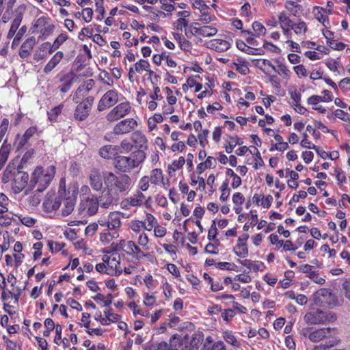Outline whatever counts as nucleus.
<instances>
[{
    "label": "nucleus",
    "mask_w": 350,
    "mask_h": 350,
    "mask_svg": "<svg viewBox=\"0 0 350 350\" xmlns=\"http://www.w3.org/2000/svg\"><path fill=\"white\" fill-rule=\"evenodd\" d=\"M302 334L312 342L324 341L319 346H315L312 350H327L337 346L341 341L336 327H306L303 329Z\"/></svg>",
    "instance_id": "nucleus-1"
},
{
    "label": "nucleus",
    "mask_w": 350,
    "mask_h": 350,
    "mask_svg": "<svg viewBox=\"0 0 350 350\" xmlns=\"http://www.w3.org/2000/svg\"><path fill=\"white\" fill-rule=\"evenodd\" d=\"M29 174L23 170V166L9 164L3 172L2 182L10 184L15 194L21 193L27 185Z\"/></svg>",
    "instance_id": "nucleus-2"
},
{
    "label": "nucleus",
    "mask_w": 350,
    "mask_h": 350,
    "mask_svg": "<svg viewBox=\"0 0 350 350\" xmlns=\"http://www.w3.org/2000/svg\"><path fill=\"white\" fill-rule=\"evenodd\" d=\"M106 189H109L118 197L127 195L133 188V181L126 174H116L112 172L107 173Z\"/></svg>",
    "instance_id": "nucleus-3"
},
{
    "label": "nucleus",
    "mask_w": 350,
    "mask_h": 350,
    "mask_svg": "<svg viewBox=\"0 0 350 350\" xmlns=\"http://www.w3.org/2000/svg\"><path fill=\"white\" fill-rule=\"evenodd\" d=\"M146 159V153L142 150H135L129 156L118 155L114 158V168L122 174L131 172L141 165Z\"/></svg>",
    "instance_id": "nucleus-4"
},
{
    "label": "nucleus",
    "mask_w": 350,
    "mask_h": 350,
    "mask_svg": "<svg viewBox=\"0 0 350 350\" xmlns=\"http://www.w3.org/2000/svg\"><path fill=\"white\" fill-rule=\"evenodd\" d=\"M56 168L54 165H50L46 169L41 166H37L33 170L29 181L30 189H35L38 192L44 191L54 178Z\"/></svg>",
    "instance_id": "nucleus-5"
},
{
    "label": "nucleus",
    "mask_w": 350,
    "mask_h": 350,
    "mask_svg": "<svg viewBox=\"0 0 350 350\" xmlns=\"http://www.w3.org/2000/svg\"><path fill=\"white\" fill-rule=\"evenodd\" d=\"M113 243L102 250V260L107 264L109 275L119 276L123 273V267L121 265V257L118 251H116Z\"/></svg>",
    "instance_id": "nucleus-6"
},
{
    "label": "nucleus",
    "mask_w": 350,
    "mask_h": 350,
    "mask_svg": "<svg viewBox=\"0 0 350 350\" xmlns=\"http://www.w3.org/2000/svg\"><path fill=\"white\" fill-rule=\"evenodd\" d=\"M116 251L122 252V255L131 258V261L138 262L147 255L137 243L132 240L120 239L118 243L113 242Z\"/></svg>",
    "instance_id": "nucleus-7"
},
{
    "label": "nucleus",
    "mask_w": 350,
    "mask_h": 350,
    "mask_svg": "<svg viewBox=\"0 0 350 350\" xmlns=\"http://www.w3.org/2000/svg\"><path fill=\"white\" fill-rule=\"evenodd\" d=\"M42 131L39 130L37 125H33L27 128L23 134L17 133L14 137L13 146L16 152L21 151L30 146L29 141L34 136L40 137Z\"/></svg>",
    "instance_id": "nucleus-8"
},
{
    "label": "nucleus",
    "mask_w": 350,
    "mask_h": 350,
    "mask_svg": "<svg viewBox=\"0 0 350 350\" xmlns=\"http://www.w3.org/2000/svg\"><path fill=\"white\" fill-rule=\"evenodd\" d=\"M132 111L131 103L128 100H125L113 106L107 113L105 119L109 123H113L121 119H124L126 116H129Z\"/></svg>",
    "instance_id": "nucleus-9"
},
{
    "label": "nucleus",
    "mask_w": 350,
    "mask_h": 350,
    "mask_svg": "<svg viewBox=\"0 0 350 350\" xmlns=\"http://www.w3.org/2000/svg\"><path fill=\"white\" fill-rule=\"evenodd\" d=\"M50 18L46 16H42L36 20L31 27L32 33H39L38 39L45 40L54 31L55 25L50 23Z\"/></svg>",
    "instance_id": "nucleus-10"
},
{
    "label": "nucleus",
    "mask_w": 350,
    "mask_h": 350,
    "mask_svg": "<svg viewBox=\"0 0 350 350\" xmlns=\"http://www.w3.org/2000/svg\"><path fill=\"white\" fill-rule=\"evenodd\" d=\"M336 319L334 315L327 314L321 310H316L307 312L304 315V321L309 325L325 324L329 322H333Z\"/></svg>",
    "instance_id": "nucleus-11"
},
{
    "label": "nucleus",
    "mask_w": 350,
    "mask_h": 350,
    "mask_svg": "<svg viewBox=\"0 0 350 350\" xmlns=\"http://www.w3.org/2000/svg\"><path fill=\"white\" fill-rule=\"evenodd\" d=\"M64 194H66V186L65 184L62 185V180H61L57 195H47L43 202L44 210L48 213L57 211L60 207Z\"/></svg>",
    "instance_id": "nucleus-12"
},
{
    "label": "nucleus",
    "mask_w": 350,
    "mask_h": 350,
    "mask_svg": "<svg viewBox=\"0 0 350 350\" xmlns=\"http://www.w3.org/2000/svg\"><path fill=\"white\" fill-rule=\"evenodd\" d=\"M193 8L200 12L199 20L204 24L213 21L216 18L212 8L206 4L204 0H189Z\"/></svg>",
    "instance_id": "nucleus-13"
},
{
    "label": "nucleus",
    "mask_w": 350,
    "mask_h": 350,
    "mask_svg": "<svg viewBox=\"0 0 350 350\" xmlns=\"http://www.w3.org/2000/svg\"><path fill=\"white\" fill-rule=\"evenodd\" d=\"M78 193L79 188L77 185L69 186L68 189H66V194H64L63 198L64 200V207L62 209V215L64 216H68L73 211Z\"/></svg>",
    "instance_id": "nucleus-14"
},
{
    "label": "nucleus",
    "mask_w": 350,
    "mask_h": 350,
    "mask_svg": "<svg viewBox=\"0 0 350 350\" xmlns=\"http://www.w3.org/2000/svg\"><path fill=\"white\" fill-rule=\"evenodd\" d=\"M138 122L133 118L121 119L113 126L112 133L115 135H123L134 132L137 128Z\"/></svg>",
    "instance_id": "nucleus-15"
},
{
    "label": "nucleus",
    "mask_w": 350,
    "mask_h": 350,
    "mask_svg": "<svg viewBox=\"0 0 350 350\" xmlns=\"http://www.w3.org/2000/svg\"><path fill=\"white\" fill-rule=\"evenodd\" d=\"M94 101V98L93 96H88L82 101L79 102L74 111L75 120L83 121L87 119L91 111Z\"/></svg>",
    "instance_id": "nucleus-16"
},
{
    "label": "nucleus",
    "mask_w": 350,
    "mask_h": 350,
    "mask_svg": "<svg viewBox=\"0 0 350 350\" xmlns=\"http://www.w3.org/2000/svg\"><path fill=\"white\" fill-rule=\"evenodd\" d=\"M110 173L109 171L101 172L98 168H93L90 170L89 174L90 185L93 190L100 191L103 188V184L106 187L105 175Z\"/></svg>",
    "instance_id": "nucleus-17"
},
{
    "label": "nucleus",
    "mask_w": 350,
    "mask_h": 350,
    "mask_svg": "<svg viewBox=\"0 0 350 350\" xmlns=\"http://www.w3.org/2000/svg\"><path fill=\"white\" fill-rule=\"evenodd\" d=\"M119 100V93L116 90L107 91L98 103L97 109L99 111H105L113 107Z\"/></svg>",
    "instance_id": "nucleus-18"
},
{
    "label": "nucleus",
    "mask_w": 350,
    "mask_h": 350,
    "mask_svg": "<svg viewBox=\"0 0 350 350\" xmlns=\"http://www.w3.org/2000/svg\"><path fill=\"white\" fill-rule=\"evenodd\" d=\"M191 33L196 37H212L218 32L217 28L214 25H201L198 23H195L190 27Z\"/></svg>",
    "instance_id": "nucleus-19"
},
{
    "label": "nucleus",
    "mask_w": 350,
    "mask_h": 350,
    "mask_svg": "<svg viewBox=\"0 0 350 350\" xmlns=\"http://www.w3.org/2000/svg\"><path fill=\"white\" fill-rule=\"evenodd\" d=\"M58 79L59 83H61L58 86V90L62 94H64L70 90L74 83L77 79V76L75 72L70 70L66 73L59 74Z\"/></svg>",
    "instance_id": "nucleus-20"
},
{
    "label": "nucleus",
    "mask_w": 350,
    "mask_h": 350,
    "mask_svg": "<svg viewBox=\"0 0 350 350\" xmlns=\"http://www.w3.org/2000/svg\"><path fill=\"white\" fill-rule=\"evenodd\" d=\"M146 200V196L141 191H136V193L130 197L123 199L120 206L124 210H129L132 207L141 206L144 204Z\"/></svg>",
    "instance_id": "nucleus-21"
},
{
    "label": "nucleus",
    "mask_w": 350,
    "mask_h": 350,
    "mask_svg": "<svg viewBox=\"0 0 350 350\" xmlns=\"http://www.w3.org/2000/svg\"><path fill=\"white\" fill-rule=\"evenodd\" d=\"M120 214L121 213L119 211L111 212L109 214L107 219L99 221V223L101 226L107 227L108 230H118L122 225Z\"/></svg>",
    "instance_id": "nucleus-22"
},
{
    "label": "nucleus",
    "mask_w": 350,
    "mask_h": 350,
    "mask_svg": "<svg viewBox=\"0 0 350 350\" xmlns=\"http://www.w3.org/2000/svg\"><path fill=\"white\" fill-rule=\"evenodd\" d=\"M131 139L133 147L137 150H142L146 152L148 147V141L146 136L141 131H135L131 135Z\"/></svg>",
    "instance_id": "nucleus-23"
},
{
    "label": "nucleus",
    "mask_w": 350,
    "mask_h": 350,
    "mask_svg": "<svg viewBox=\"0 0 350 350\" xmlns=\"http://www.w3.org/2000/svg\"><path fill=\"white\" fill-rule=\"evenodd\" d=\"M149 68H150V65L148 60L141 59L137 62L129 70L128 78L129 81L133 83L135 81L136 73L142 74V72L148 70Z\"/></svg>",
    "instance_id": "nucleus-24"
},
{
    "label": "nucleus",
    "mask_w": 350,
    "mask_h": 350,
    "mask_svg": "<svg viewBox=\"0 0 350 350\" xmlns=\"http://www.w3.org/2000/svg\"><path fill=\"white\" fill-rule=\"evenodd\" d=\"M95 82L93 79H90L85 81H84L82 84H81L75 91L73 95V102L75 103H78L81 96H84L86 95L92 88H94Z\"/></svg>",
    "instance_id": "nucleus-25"
},
{
    "label": "nucleus",
    "mask_w": 350,
    "mask_h": 350,
    "mask_svg": "<svg viewBox=\"0 0 350 350\" xmlns=\"http://www.w3.org/2000/svg\"><path fill=\"white\" fill-rule=\"evenodd\" d=\"M119 197H118L113 192L105 187L101 195L98 198L101 207L109 208L111 205L116 203Z\"/></svg>",
    "instance_id": "nucleus-26"
},
{
    "label": "nucleus",
    "mask_w": 350,
    "mask_h": 350,
    "mask_svg": "<svg viewBox=\"0 0 350 350\" xmlns=\"http://www.w3.org/2000/svg\"><path fill=\"white\" fill-rule=\"evenodd\" d=\"M317 298L323 305L329 306L336 305L337 302L336 296L327 288H321L317 292Z\"/></svg>",
    "instance_id": "nucleus-27"
},
{
    "label": "nucleus",
    "mask_w": 350,
    "mask_h": 350,
    "mask_svg": "<svg viewBox=\"0 0 350 350\" xmlns=\"http://www.w3.org/2000/svg\"><path fill=\"white\" fill-rule=\"evenodd\" d=\"M231 46L229 41L223 39H213L206 42V47L217 53L228 51Z\"/></svg>",
    "instance_id": "nucleus-28"
},
{
    "label": "nucleus",
    "mask_w": 350,
    "mask_h": 350,
    "mask_svg": "<svg viewBox=\"0 0 350 350\" xmlns=\"http://www.w3.org/2000/svg\"><path fill=\"white\" fill-rule=\"evenodd\" d=\"M36 44V40L33 36L27 38L21 44L18 55L21 59H26L28 57L33 51L34 46Z\"/></svg>",
    "instance_id": "nucleus-29"
},
{
    "label": "nucleus",
    "mask_w": 350,
    "mask_h": 350,
    "mask_svg": "<svg viewBox=\"0 0 350 350\" xmlns=\"http://www.w3.org/2000/svg\"><path fill=\"white\" fill-rule=\"evenodd\" d=\"M314 14L315 18L322 23L325 28H329L330 24L327 14H332V10H326L323 8L316 6L314 8Z\"/></svg>",
    "instance_id": "nucleus-30"
},
{
    "label": "nucleus",
    "mask_w": 350,
    "mask_h": 350,
    "mask_svg": "<svg viewBox=\"0 0 350 350\" xmlns=\"http://www.w3.org/2000/svg\"><path fill=\"white\" fill-rule=\"evenodd\" d=\"M53 52L49 42H43L35 51L33 59L36 62L42 61Z\"/></svg>",
    "instance_id": "nucleus-31"
},
{
    "label": "nucleus",
    "mask_w": 350,
    "mask_h": 350,
    "mask_svg": "<svg viewBox=\"0 0 350 350\" xmlns=\"http://www.w3.org/2000/svg\"><path fill=\"white\" fill-rule=\"evenodd\" d=\"M204 340L202 332H196L193 334L189 342L185 344L183 350H199V347Z\"/></svg>",
    "instance_id": "nucleus-32"
},
{
    "label": "nucleus",
    "mask_w": 350,
    "mask_h": 350,
    "mask_svg": "<svg viewBox=\"0 0 350 350\" xmlns=\"http://www.w3.org/2000/svg\"><path fill=\"white\" fill-rule=\"evenodd\" d=\"M284 8L288 14L295 17H300L304 12L303 6L298 2L292 0H286L284 2Z\"/></svg>",
    "instance_id": "nucleus-33"
},
{
    "label": "nucleus",
    "mask_w": 350,
    "mask_h": 350,
    "mask_svg": "<svg viewBox=\"0 0 350 350\" xmlns=\"http://www.w3.org/2000/svg\"><path fill=\"white\" fill-rule=\"evenodd\" d=\"M120 147L118 146L106 145L99 150V154L105 159H113L118 154Z\"/></svg>",
    "instance_id": "nucleus-34"
},
{
    "label": "nucleus",
    "mask_w": 350,
    "mask_h": 350,
    "mask_svg": "<svg viewBox=\"0 0 350 350\" xmlns=\"http://www.w3.org/2000/svg\"><path fill=\"white\" fill-rule=\"evenodd\" d=\"M100 202L98 199L95 196H92L91 198H88L83 204L84 209L87 210V213L89 215H95L98 209Z\"/></svg>",
    "instance_id": "nucleus-35"
},
{
    "label": "nucleus",
    "mask_w": 350,
    "mask_h": 350,
    "mask_svg": "<svg viewBox=\"0 0 350 350\" xmlns=\"http://www.w3.org/2000/svg\"><path fill=\"white\" fill-rule=\"evenodd\" d=\"M64 53L62 51H57L45 65L44 68V72L45 74L50 73L62 60Z\"/></svg>",
    "instance_id": "nucleus-36"
},
{
    "label": "nucleus",
    "mask_w": 350,
    "mask_h": 350,
    "mask_svg": "<svg viewBox=\"0 0 350 350\" xmlns=\"http://www.w3.org/2000/svg\"><path fill=\"white\" fill-rule=\"evenodd\" d=\"M273 70L284 79H288L291 75V70L288 68L284 60H276V66H273Z\"/></svg>",
    "instance_id": "nucleus-37"
},
{
    "label": "nucleus",
    "mask_w": 350,
    "mask_h": 350,
    "mask_svg": "<svg viewBox=\"0 0 350 350\" xmlns=\"http://www.w3.org/2000/svg\"><path fill=\"white\" fill-rule=\"evenodd\" d=\"M148 178L150 180V183L154 186L163 183L164 175L162 170L160 168H155L151 170Z\"/></svg>",
    "instance_id": "nucleus-38"
},
{
    "label": "nucleus",
    "mask_w": 350,
    "mask_h": 350,
    "mask_svg": "<svg viewBox=\"0 0 350 350\" xmlns=\"http://www.w3.org/2000/svg\"><path fill=\"white\" fill-rule=\"evenodd\" d=\"M232 67L241 75H245L250 72L249 63L243 58L239 57L232 64Z\"/></svg>",
    "instance_id": "nucleus-39"
},
{
    "label": "nucleus",
    "mask_w": 350,
    "mask_h": 350,
    "mask_svg": "<svg viewBox=\"0 0 350 350\" xmlns=\"http://www.w3.org/2000/svg\"><path fill=\"white\" fill-rule=\"evenodd\" d=\"M177 16L179 17L175 22V27L178 30H183L188 26L189 21L186 18L190 16V12L186 10L180 11L178 12Z\"/></svg>",
    "instance_id": "nucleus-40"
},
{
    "label": "nucleus",
    "mask_w": 350,
    "mask_h": 350,
    "mask_svg": "<svg viewBox=\"0 0 350 350\" xmlns=\"http://www.w3.org/2000/svg\"><path fill=\"white\" fill-rule=\"evenodd\" d=\"M252 29L253 33L250 30H244L242 31V33L245 34H252V36H255L259 37L260 36H263L266 33V28L265 26L258 21H254L252 23Z\"/></svg>",
    "instance_id": "nucleus-41"
},
{
    "label": "nucleus",
    "mask_w": 350,
    "mask_h": 350,
    "mask_svg": "<svg viewBox=\"0 0 350 350\" xmlns=\"http://www.w3.org/2000/svg\"><path fill=\"white\" fill-rule=\"evenodd\" d=\"M291 28L293 32L298 36H305L308 31L306 23L301 19L298 20L296 23L294 22Z\"/></svg>",
    "instance_id": "nucleus-42"
},
{
    "label": "nucleus",
    "mask_w": 350,
    "mask_h": 350,
    "mask_svg": "<svg viewBox=\"0 0 350 350\" xmlns=\"http://www.w3.org/2000/svg\"><path fill=\"white\" fill-rule=\"evenodd\" d=\"M185 163V159L183 157H179L178 159L174 160L171 164L167 166V173L170 176L174 175V173L180 170Z\"/></svg>",
    "instance_id": "nucleus-43"
},
{
    "label": "nucleus",
    "mask_w": 350,
    "mask_h": 350,
    "mask_svg": "<svg viewBox=\"0 0 350 350\" xmlns=\"http://www.w3.org/2000/svg\"><path fill=\"white\" fill-rule=\"evenodd\" d=\"M278 23L280 28L292 27L293 21L290 16L284 11H282L278 14Z\"/></svg>",
    "instance_id": "nucleus-44"
},
{
    "label": "nucleus",
    "mask_w": 350,
    "mask_h": 350,
    "mask_svg": "<svg viewBox=\"0 0 350 350\" xmlns=\"http://www.w3.org/2000/svg\"><path fill=\"white\" fill-rule=\"evenodd\" d=\"M129 227L135 234H139L146 230L145 221L139 219H132L129 224Z\"/></svg>",
    "instance_id": "nucleus-45"
},
{
    "label": "nucleus",
    "mask_w": 350,
    "mask_h": 350,
    "mask_svg": "<svg viewBox=\"0 0 350 350\" xmlns=\"http://www.w3.org/2000/svg\"><path fill=\"white\" fill-rule=\"evenodd\" d=\"M255 66L261 70L265 74L267 75L269 69L273 70V66L271 61L266 59H258L256 60Z\"/></svg>",
    "instance_id": "nucleus-46"
},
{
    "label": "nucleus",
    "mask_w": 350,
    "mask_h": 350,
    "mask_svg": "<svg viewBox=\"0 0 350 350\" xmlns=\"http://www.w3.org/2000/svg\"><path fill=\"white\" fill-rule=\"evenodd\" d=\"M222 338L226 342L231 345L232 346L234 347H239L240 343L235 336L233 334L232 332L228 330L223 332Z\"/></svg>",
    "instance_id": "nucleus-47"
},
{
    "label": "nucleus",
    "mask_w": 350,
    "mask_h": 350,
    "mask_svg": "<svg viewBox=\"0 0 350 350\" xmlns=\"http://www.w3.org/2000/svg\"><path fill=\"white\" fill-rule=\"evenodd\" d=\"M11 150L12 144L9 142L8 139L5 138L0 147V157H3L8 160Z\"/></svg>",
    "instance_id": "nucleus-48"
},
{
    "label": "nucleus",
    "mask_w": 350,
    "mask_h": 350,
    "mask_svg": "<svg viewBox=\"0 0 350 350\" xmlns=\"http://www.w3.org/2000/svg\"><path fill=\"white\" fill-rule=\"evenodd\" d=\"M64 105L63 103L52 108L49 111H47L48 119L51 122H55L57 120V117L62 113Z\"/></svg>",
    "instance_id": "nucleus-49"
},
{
    "label": "nucleus",
    "mask_w": 350,
    "mask_h": 350,
    "mask_svg": "<svg viewBox=\"0 0 350 350\" xmlns=\"http://www.w3.org/2000/svg\"><path fill=\"white\" fill-rule=\"evenodd\" d=\"M26 32L27 27L25 25L22 26L18 31H16L11 44L12 49H14L18 46L23 36Z\"/></svg>",
    "instance_id": "nucleus-50"
},
{
    "label": "nucleus",
    "mask_w": 350,
    "mask_h": 350,
    "mask_svg": "<svg viewBox=\"0 0 350 350\" xmlns=\"http://www.w3.org/2000/svg\"><path fill=\"white\" fill-rule=\"evenodd\" d=\"M158 224L157 218L150 213H146L145 227L146 230L151 231Z\"/></svg>",
    "instance_id": "nucleus-51"
},
{
    "label": "nucleus",
    "mask_w": 350,
    "mask_h": 350,
    "mask_svg": "<svg viewBox=\"0 0 350 350\" xmlns=\"http://www.w3.org/2000/svg\"><path fill=\"white\" fill-rule=\"evenodd\" d=\"M228 185H229V181H228V180L226 179L222 183V184L220 187V190H221V193L219 197V200L221 202H226L230 196V189L229 188Z\"/></svg>",
    "instance_id": "nucleus-52"
},
{
    "label": "nucleus",
    "mask_w": 350,
    "mask_h": 350,
    "mask_svg": "<svg viewBox=\"0 0 350 350\" xmlns=\"http://www.w3.org/2000/svg\"><path fill=\"white\" fill-rule=\"evenodd\" d=\"M150 181L147 175L142 176L138 181L136 191H141V193H143L148 191L150 187Z\"/></svg>",
    "instance_id": "nucleus-53"
},
{
    "label": "nucleus",
    "mask_w": 350,
    "mask_h": 350,
    "mask_svg": "<svg viewBox=\"0 0 350 350\" xmlns=\"http://www.w3.org/2000/svg\"><path fill=\"white\" fill-rule=\"evenodd\" d=\"M233 252L239 258H244L248 255V246L235 245L232 249Z\"/></svg>",
    "instance_id": "nucleus-54"
},
{
    "label": "nucleus",
    "mask_w": 350,
    "mask_h": 350,
    "mask_svg": "<svg viewBox=\"0 0 350 350\" xmlns=\"http://www.w3.org/2000/svg\"><path fill=\"white\" fill-rule=\"evenodd\" d=\"M219 244L220 243L218 239L213 241V243H208L204 248V252L210 254H217L219 253L218 247Z\"/></svg>",
    "instance_id": "nucleus-55"
},
{
    "label": "nucleus",
    "mask_w": 350,
    "mask_h": 350,
    "mask_svg": "<svg viewBox=\"0 0 350 350\" xmlns=\"http://www.w3.org/2000/svg\"><path fill=\"white\" fill-rule=\"evenodd\" d=\"M68 37V35L65 33H60L56 39L54 40L53 44H51V46L53 51L57 50L61 45L64 43Z\"/></svg>",
    "instance_id": "nucleus-56"
},
{
    "label": "nucleus",
    "mask_w": 350,
    "mask_h": 350,
    "mask_svg": "<svg viewBox=\"0 0 350 350\" xmlns=\"http://www.w3.org/2000/svg\"><path fill=\"white\" fill-rule=\"evenodd\" d=\"M16 14L14 16V18L13 19L10 29L14 30L15 31H17L19 26L21 25V23L23 18V14L22 12L19 11L18 9L16 11Z\"/></svg>",
    "instance_id": "nucleus-57"
},
{
    "label": "nucleus",
    "mask_w": 350,
    "mask_h": 350,
    "mask_svg": "<svg viewBox=\"0 0 350 350\" xmlns=\"http://www.w3.org/2000/svg\"><path fill=\"white\" fill-rule=\"evenodd\" d=\"M334 173L337 180V185L338 186H342L343 184L347 183L346 174L341 168L336 167Z\"/></svg>",
    "instance_id": "nucleus-58"
},
{
    "label": "nucleus",
    "mask_w": 350,
    "mask_h": 350,
    "mask_svg": "<svg viewBox=\"0 0 350 350\" xmlns=\"http://www.w3.org/2000/svg\"><path fill=\"white\" fill-rule=\"evenodd\" d=\"M137 243L139 246H142V248L144 249L145 250H149V238L144 232L139 233V236L137 237Z\"/></svg>",
    "instance_id": "nucleus-59"
},
{
    "label": "nucleus",
    "mask_w": 350,
    "mask_h": 350,
    "mask_svg": "<svg viewBox=\"0 0 350 350\" xmlns=\"http://www.w3.org/2000/svg\"><path fill=\"white\" fill-rule=\"evenodd\" d=\"M48 246L52 253H57L62 251L66 246V244L62 242L48 241Z\"/></svg>",
    "instance_id": "nucleus-60"
},
{
    "label": "nucleus",
    "mask_w": 350,
    "mask_h": 350,
    "mask_svg": "<svg viewBox=\"0 0 350 350\" xmlns=\"http://www.w3.org/2000/svg\"><path fill=\"white\" fill-rule=\"evenodd\" d=\"M183 345L181 336L178 334H174L170 339V345L172 350H178V348Z\"/></svg>",
    "instance_id": "nucleus-61"
},
{
    "label": "nucleus",
    "mask_w": 350,
    "mask_h": 350,
    "mask_svg": "<svg viewBox=\"0 0 350 350\" xmlns=\"http://www.w3.org/2000/svg\"><path fill=\"white\" fill-rule=\"evenodd\" d=\"M236 312L233 309H225L221 310V317L224 321L229 323L235 317Z\"/></svg>",
    "instance_id": "nucleus-62"
},
{
    "label": "nucleus",
    "mask_w": 350,
    "mask_h": 350,
    "mask_svg": "<svg viewBox=\"0 0 350 350\" xmlns=\"http://www.w3.org/2000/svg\"><path fill=\"white\" fill-rule=\"evenodd\" d=\"M202 350H226L224 343L219 340L214 342L211 346L203 345Z\"/></svg>",
    "instance_id": "nucleus-63"
},
{
    "label": "nucleus",
    "mask_w": 350,
    "mask_h": 350,
    "mask_svg": "<svg viewBox=\"0 0 350 350\" xmlns=\"http://www.w3.org/2000/svg\"><path fill=\"white\" fill-rule=\"evenodd\" d=\"M341 291L344 293L345 297L350 299V278L342 280Z\"/></svg>",
    "instance_id": "nucleus-64"
}]
</instances>
